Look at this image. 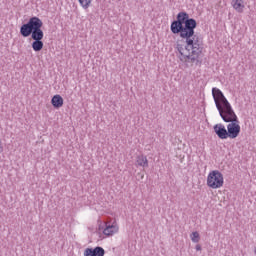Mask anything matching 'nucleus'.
I'll list each match as a JSON object with an SVG mask.
<instances>
[{"label":"nucleus","instance_id":"obj_1","mask_svg":"<svg viewBox=\"0 0 256 256\" xmlns=\"http://www.w3.org/2000/svg\"><path fill=\"white\" fill-rule=\"evenodd\" d=\"M195 29H197V20L190 18L187 12H179L176 20L172 21L170 25L171 33L179 35L181 39L185 40L184 46L179 42L176 44V49L181 55L180 61L201 66L204 47L203 41L195 35Z\"/></svg>","mask_w":256,"mask_h":256},{"label":"nucleus","instance_id":"obj_2","mask_svg":"<svg viewBox=\"0 0 256 256\" xmlns=\"http://www.w3.org/2000/svg\"><path fill=\"white\" fill-rule=\"evenodd\" d=\"M43 27V21L36 16L31 17L27 23H24L20 27V35L24 38L31 37L32 49L36 53H39L44 47L43 37L45 34L41 29Z\"/></svg>","mask_w":256,"mask_h":256},{"label":"nucleus","instance_id":"obj_3","mask_svg":"<svg viewBox=\"0 0 256 256\" xmlns=\"http://www.w3.org/2000/svg\"><path fill=\"white\" fill-rule=\"evenodd\" d=\"M214 101L216 103V107L220 113V117H222L223 121H230L235 118V111L231 108V104L227 101L225 97H214Z\"/></svg>","mask_w":256,"mask_h":256},{"label":"nucleus","instance_id":"obj_4","mask_svg":"<svg viewBox=\"0 0 256 256\" xmlns=\"http://www.w3.org/2000/svg\"><path fill=\"white\" fill-rule=\"evenodd\" d=\"M206 185L210 189H221L225 185V178L219 170H212L207 176Z\"/></svg>","mask_w":256,"mask_h":256},{"label":"nucleus","instance_id":"obj_5","mask_svg":"<svg viewBox=\"0 0 256 256\" xmlns=\"http://www.w3.org/2000/svg\"><path fill=\"white\" fill-rule=\"evenodd\" d=\"M224 121L225 123H229L227 125L228 139H237V137L241 134V123L239 122L237 115H235V118Z\"/></svg>","mask_w":256,"mask_h":256},{"label":"nucleus","instance_id":"obj_6","mask_svg":"<svg viewBox=\"0 0 256 256\" xmlns=\"http://www.w3.org/2000/svg\"><path fill=\"white\" fill-rule=\"evenodd\" d=\"M99 233H102V235L106 237H113V235L119 233V225H117V222H104L103 224H99L98 226Z\"/></svg>","mask_w":256,"mask_h":256},{"label":"nucleus","instance_id":"obj_7","mask_svg":"<svg viewBox=\"0 0 256 256\" xmlns=\"http://www.w3.org/2000/svg\"><path fill=\"white\" fill-rule=\"evenodd\" d=\"M214 133H216L219 139H229V132L223 124H216L214 126Z\"/></svg>","mask_w":256,"mask_h":256},{"label":"nucleus","instance_id":"obj_8","mask_svg":"<svg viewBox=\"0 0 256 256\" xmlns=\"http://www.w3.org/2000/svg\"><path fill=\"white\" fill-rule=\"evenodd\" d=\"M84 256H105V249L102 247L86 248L84 250Z\"/></svg>","mask_w":256,"mask_h":256},{"label":"nucleus","instance_id":"obj_9","mask_svg":"<svg viewBox=\"0 0 256 256\" xmlns=\"http://www.w3.org/2000/svg\"><path fill=\"white\" fill-rule=\"evenodd\" d=\"M136 167H149V160L147 159V156L140 154L136 157Z\"/></svg>","mask_w":256,"mask_h":256},{"label":"nucleus","instance_id":"obj_10","mask_svg":"<svg viewBox=\"0 0 256 256\" xmlns=\"http://www.w3.org/2000/svg\"><path fill=\"white\" fill-rule=\"evenodd\" d=\"M233 8L238 13H243V9H245V4H243V0H232Z\"/></svg>","mask_w":256,"mask_h":256},{"label":"nucleus","instance_id":"obj_11","mask_svg":"<svg viewBox=\"0 0 256 256\" xmlns=\"http://www.w3.org/2000/svg\"><path fill=\"white\" fill-rule=\"evenodd\" d=\"M51 103L55 109L63 107V97H52Z\"/></svg>","mask_w":256,"mask_h":256},{"label":"nucleus","instance_id":"obj_12","mask_svg":"<svg viewBox=\"0 0 256 256\" xmlns=\"http://www.w3.org/2000/svg\"><path fill=\"white\" fill-rule=\"evenodd\" d=\"M192 243H199L201 241V236L199 235V232L195 231L192 232L190 235Z\"/></svg>","mask_w":256,"mask_h":256},{"label":"nucleus","instance_id":"obj_13","mask_svg":"<svg viewBox=\"0 0 256 256\" xmlns=\"http://www.w3.org/2000/svg\"><path fill=\"white\" fill-rule=\"evenodd\" d=\"M212 96L213 97H225V95H223V92H221L219 90V88H213L212 89Z\"/></svg>","mask_w":256,"mask_h":256},{"label":"nucleus","instance_id":"obj_14","mask_svg":"<svg viewBox=\"0 0 256 256\" xmlns=\"http://www.w3.org/2000/svg\"><path fill=\"white\" fill-rule=\"evenodd\" d=\"M79 3L84 9H89V5H91V0H79Z\"/></svg>","mask_w":256,"mask_h":256},{"label":"nucleus","instance_id":"obj_15","mask_svg":"<svg viewBox=\"0 0 256 256\" xmlns=\"http://www.w3.org/2000/svg\"><path fill=\"white\" fill-rule=\"evenodd\" d=\"M3 151H4L3 141H1V139H0V155H1V153H3Z\"/></svg>","mask_w":256,"mask_h":256},{"label":"nucleus","instance_id":"obj_16","mask_svg":"<svg viewBox=\"0 0 256 256\" xmlns=\"http://www.w3.org/2000/svg\"><path fill=\"white\" fill-rule=\"evenodd\" d=\"M195 249H196V251H201V245L197 244Z\"/></svg>","mask_w":256,"mask_h":256},{"label":"nucleus","instance_id":"obj_17","mask_svg":"<svg viewBox=\"0 0 256 256\" xmlns=\"http://www.w3.org/2000/svg\"><path fill=\"white\" fill-rule=\"evenodd\" d=\"M53 97H61V95H59V94H56V95H54Z\"/></svg>","mask_w":256,"mask_h":256}]
</instances>
